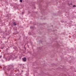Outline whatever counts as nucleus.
I'll use <instances>...</instances> for the list:
<instances>
[{
    "mask_svg": "<svg viewBox=\"0 0 76 76\" xmlns=\"http://www.w3.org/2000/svg\"><path fill=\"white\" fill-rule=\"evenodd\" d=\"M28 34H29V33H28Z\"/></svg>",
    "mask_w": 76,
    "mask_h": 76,
    "instance_id": "nucleus-7",
    "label": "nucleus"
},
{
    "mask_svg": "<svg viewBox=\"0 0 76 76\" xmlns=\"http://www.w3.org/2000/svg\"><path fill=\"white\" fill-rule=\"evenodd\" d=\"M45 41V39H42L40 41V42L42 43H44Z\"/></svg>",
    "mask_w": 76,
    "mask_h": 76,
    "instance_id": "nucleus-1",
    "label": "nucleus"
},
{
    "mask_svg": "<svg viewBox=\"0 0 76 76\" xmlns=\"http://www.w3.org/2000/svg\"><path fill=\"white\" fill-rule=\"evenodd\" d=\"M23 60L24 61H26V58H23Z\"/></svg>",
    "mask_w": 76,
    "mask_h": 76,
    "instance_id": "nucleus-2",
    "label": "nucleus"
},
{
    "mask_svg": "<svg viewBox=\"0 0 76 76\" xmlns=\"http://www.w3.org/2000/svg\"><path fill=\"white\" fill-rule=\"evenodd\" d=\"M70 5H72V3H70Z\"/></svg>",
    "mask_w": 76,
    "mask_h": 76,
    "instance_id": "nucleus-6",
    "label": "nucleus"
},
{
    "mask_svg": "<svg viewBox=\"0 0 76 76\" xmlns=\"http://www.w3.org/2000/svg\"><path fill=\"white\" fill-rule=\"evenodd\" d=\"M76 7V5H74L73 6V7Z\"/></svg>",
    "mask_w": 76,
    "mask_h": 76,
    "instance_id": "nucleus-4",
    "label": "nucleus"
},
{
    "mask_svg": "<svg viewBox=\"0 0 76 76\" xmlns=\"http://www.w3.org/2000/svg\"><path fill=\"white\" fill-rule=\"evenodd\" d=\"M13 24H14V25H16V23H15V22H14Z\"/></svg>",
    "mask_w": 76,
    "mask_h": 76,
    "instance_id": "nucleus-3",
    "label": "nucleus"
},
{
    "mask_svg": "<svg viewBox=\"0 0 76 76\" xmlns=\"http://www.w3.org/2000/svg\"><path fill=\"white\" fill-rule=\"evenodd\" d=\"M20 2L22 3V0H20Z\"/></svg>",
    "mask_w": 76,
    "mask_h": 76,
    "instance_id": "nucleus-5",
    "label": "nucleus"
}]
</instances>
